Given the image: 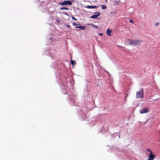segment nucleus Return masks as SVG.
<instances>
[{
	"mask_svg": "<svg viewBox=\"0 0 160 160\" xmlns=\"http://www.w3.org/2000/svg\"><path fill=\"white\" fill-rule=\"evenodd\" d=\"M155 157V155L151 152L149 156V158L147 160H153Z\"/></svg>",
	"mask_w": 160,
	"mask_h": 160,
	"instance_id": "nucleus-6",
	"label": "nucleus"
},
{
	"mask_svg": "<svg viewBox=\"0 0 160 160\" xmlns=\"http://www.w3.org/2000/svg\"><path fill=\"white\" fill-rule=\"evenodd\" d=\"M65 14H67V12H66V13H65Z\"/></svg>",
	"mask_w": 160,
	"mask_h": 160,
	"instance_id": "nucleus-21",
	"label": "nucleus"
},
{
	"mask_svg": "<svg viewBox=\"0 0 160 160\" xmlns=\"http://www.w3.org/2000/svg\"><path fill=\"white\" fill-rule=\"evenodd\" d=\"M112 31L111 30H110L109 28H108L106 31L107 34L108 36H111V33Z\"/></svg>",
	"mask_w": 160,
	"mask_h": 160,
	"instance_id": "nucleus-10",
	"label": "nucleus"
},
{
	"mask_svg": "<svg viewBox=\"0 0 160 160\" xmlns=\"http://www.w3.org/2000/svg\"><path fill=\"white\" fill-rule=\"evenodd\" d=\"M128 41L130 45H132L137 47H138L140 45V43L139 42L141 41V40L139 41L138 40H135L130 39L128 40Z\"/></svg>",
	"mask_w": 160,
	"mask_h": 160,
	"instance_id": "nucleus-1",
	"label": "nucleus"
},
{
	"mask_svg": "<svg viewBox=\"0 0 160 160\" xmlns=\"http://www.w3.org/2000/svg\"><path fill=\"white\" fill-rule=\"evenodd\" d=\"M129 22L132 23H134V22L131 19L129 20Z\"/></svg>",
	"mask_w": 160,
	"mask_h": 160,
	"instance_id": "nucleus-16",
	"label": "nucleus"
},
{
	"mask_svg": "<svg viewBox=\"0 0 160 160\" xmlns=\"http://www.w3.org/2000/svg\"><path fill=\"white\" fill-rule=\"evenodd\" d=\"M143 89H141V91H137L136 94V97L137 98H143Z\"/></svg>",
	"mask_w": 160,
	"mask_h": 160,
	"instance_id": "nucleus-2",
	"label": "nucleus"
},
{
	"mask_svg": "<svg viewBox=\"0 0 160 160\" xmlns=\"http://www.w3.org/2000/svg\"><path fill=\"white\" fill-rule=\"evenodd\" d=\"M71 64L72 65H74L76 64V63L74 61L72 60V59L71 60Z\"/></svg>",
	"mask_w": 160,
	"mask_h": 160,
	"instance_id": "nucleus-12",
	"label": "nucleus"
},
{
	"mask_svg": "<svg viewBox=\"0 0 160 160\" xmlns=\"http://www.w3.org/2000/svg\"><path fill=\"white\" fill-rule=\"evenodd\" d=\"M98 35L99 36H102L103 34L102 33H98Z\"/></svg>",
	"mask_w": 160,
	"mask_h": 160,
	"instance_id": "nucleus-18",
	"label": "nucleus"
},
{
	"mask_svg": "<svg viewBox=\"0 0 160 160\" xmlns=\"http://www.w3.org/2000/svg\"><path fill=\"white\" fill-rule=\"evenodd\" d=\"M98 6H87L85 8H98Z\"/></svg>",
	"mask_w": 160,
	"mask_h": 160,
	"instance_id": "nucleus-7",
	"label": "nucleus"
},
{
	"mask_svg": "<svg viewBox=\"0 0 160 160\" xmlns=\"http://www.w3.org/2000/svg\"><path fill=\"white\" fill-rule=\"evenodd\" d=\"M72 25L73 26H77L78 24L75 22H74L73 23H72Z\"/></svg>",
	"mask_w": 160,
	"mask_h": 160,
	"instance_id": "nucleus-15",
	"label": "nucleus"
},
{
	"mask_svg": "<svg viewBox=\"0 0 160 160\" xmlns=\"http://www.w3.org/2000/svg\"><path fill=\"white\" fill-rule=\"evenodd\" d=\"M71 18H72V19L73 20H74L75 21H77V19H76V18H75L73 17H72Z\"/></svg>",
	"mask_w": 160,
	"mask_h": 160,
	"instance_id": "nucleus-14",
	"label": "nucleus"
},
{
	"mask_svg": "<svg viewBox=\"0 0 160 160\" xmlns=\"http://www.w3.org/2000/svg\"><path fill=\"white\" fill-rule=\"evenodd\" d=\"M59 5H71L72 3L69 1H65L63 2H60L58 3Z\"/></svg>",
	"mask_w": 160,
	"mask_h": 160,
	"instance_id": "nucleus-3",
	"label": "nucleus"
},
{
	"mask_svg": "<svg viewBox=\"0 0 160 160\" xmlns=\"http://www.w3.org/2000/svg\"><path fill=\"white\" fill-rule=\"evenodd\" d=\"M155 25H156V26H159V22H157V23L155 24Z\"/></svg>",
	"mask_w": 160,
	"mask_h": 160,
	"instance_id": "nucleus-17",
	"label": "nucleus"
},
{
	"mask_svg": "<svg viewBox=\"0 0 160 160\" xmlns=\"http://www.w3.org/2000/svg\"><path fill=\"white\" fill-rule=\"evenodd\" d=\"M76 28H79L81 29L82 30H85V29L86 28V27L85 26H76L75 27Z\"/></svg>",
	"mask_w": 160,
	"mask_h": 160,
	"instance_id": "nucleus-9",
	"label": "nucleus"
},
{
	"mask_svg": "<svg viewBox=\"0 0 160 160\" xmlns=\"http://www.w3.org/2000/svg\"><path fill=\"white\" fill-rule=\"evenodd\" d=\"M149 112V109L147 108H142L139 111V112L141 114L148 113Z\"/></svg>",
	"mask_w": 160,
	"mask_h": 160,
	"instance_id": "nucleus-4",
	"label": "nucleus"
},
{
	"mask_svg": "<svg viewBox=\"0 0 160 160\" xmlns=\"http://www.w3.org/2000/svg\"><path fill=\"white\" fill-rule=\"evenodd\" d=\"M67 28H70V26H69V25H67Z\"/></svg>",
	"mask_w": 160,
	"mask_h": 160,
	"instance_id": "nucleus-20",
	"label": "nucleus"
},
{
	"mask_svg": "<svg viewBox=\"0 0 160 160\" xmlns=\"http://www.w3.org/2000/svg\"><path fill=\"white\" fill-rule=\"evenodd\" d=\"M148 151H149L150 152V153H151V152H152V151L150 149H148Z\"/></svg>",
	"mask_w": 160,
	"mask_h": 160,
	"instance_id": "nucleus-19",
	"label": "nucleus"
},
{
	"mask_svg": "<svg viewBox=\"0 0 160 160\" xmlns=\"http://www.w3.org/2000/svg\"><path fill=\"white\" fill-rule=\"evenodd\" d=\"M60 9L61 10H68V8H67V7H62V8H60Z\"/></svg>",
	"mask_w": 160,
	"mask_h": 160,
	"instance_id": "nucleus-11",
	"label": "nucleus"
},
{
	"mask_svg": "<svg viewBox=\"0 0 160 160\" xmlns=\"http://www.w3.org/2000/svg\"><path fill=\"white\" fill-rule=\"evenodd\" d=\"M94 14L91 16L90 18H91L96 19L101 14L100 13L97 12H94Z\"/></svg>",
	"mask_w": 160,
	"mask_h": 160,
	"instance_id": "nucleus-5",
	"label": "nucleus"
},
{
	"mask_svg": "<svg viewBox=\"0 0 160 160\" xmlns=\"http://www.w3.org/2000/svg\"><path fill=\"white\" fill-rule=\"evenodd\" d=\"M88 25H91L92 26H91L92 28H94L95 29H98V27L96 25L94 24H88Z\"/></svg>",
	"mask_w": 160,
	"mask_h": 160,
	"instance_id": "nucleus-8",
	"label": "nucleus"
},
{
	"mask_svg": "<svg viewBox=\"0 0 160 160\" xmlns=\"http://www.w3.org/2000/svg\"><path fill=\"white\" fill-rule=\"evenodd\" d=\"M101 8L102 9H104L107 8V7L105 5H102L101 6Z\"/></svg>",
	"mask_w": 160,
	"mask_h": 160,
	"instance_id": "nucleus-13",
	"label": "nucleus"
}]
</instances>
